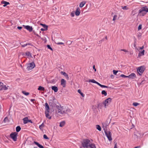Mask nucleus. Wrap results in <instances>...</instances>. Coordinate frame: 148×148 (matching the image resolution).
<instances>
[{"mask_svg": "<svg viewBox=\"0 0 148 148\" xmlns=\"http://www.w3.org/2000/svg\"><path fill=\"white\" fill-rule=\"evenodd\" d=\"M90 140L88 139H84L81 142L82 146L80 148H96L94 144L90 143Z\"/></svg>", "mask_w": 148, "mask_h": 148, "instance_id": "nucleus-1", "label": "nucleus"}, {"mask_svg": "<svg viewBox=\"0 0 148 148\" xmlns=\"http://www.w3.org/2000/svg\"><path fill=\"white\" fill-rule=\"evenodd\" d=\"M148 12V8L147 6H145L142 7L140 9L138 12V16H144L147 12Z\"/></svg>", "mask_w": 148, "mask_h": 148, "instance_id": "nucleus-2", "label": "nucleus"}, {"mask_svg": "<svg viewBox=\"0 0 148 148\" xmlns=\"http://www.w3.org/2000/svg\"><path fill=\"white\" fill-rule=\"evenodd\" d=\"M57 108L58 109V113H60L61 114H63L64 113H66L67 112H69L70 111V110H64L63 107H60L59 106H58Z\"/></svg>", "mask_w": 148, "mask_h": 148, "instance_id": "nucleus-3", "label": "nucleus"}, {"mask_svg": "<svg viewBox=\"0 0 148 148\" xmlns=\"http://www.w3.org/2000/svg\"><path fill=\"white\" fill-rule=\"evenodd\" d=\"M145 69V66H142L138 68L137 69V71L139 74L141 75L143 73Z\"/></svg>", "mask_w": 148, "mask_h": 148, "instance_id": "nucleus-4", "label": "nucleus"}, {"mask_svg": "<svg viewBox=\"0 0 148 148\" xmlns=\"http://www.w3.org/2000/svg\"><path fill=\"white\" fill-rule=\"evenodd\" d=\"M17 134L18 133L16 132H12L10 134V136L14 141H16L17 140Z\"/></svg>", "mask_w": 148, "mask_h": 148, "instance_id": "nucleus-5", "label": "nucleus"}, {"mask_svg": "<svg viewBox=\"0 0 148 148\" xmlns=\"http://www.w3.org/2000/svg\"><path fill=\"white\" fill-rule=\"evenodd\" d=\"M105 134L109 141L112 140L111 137L112 134L111 132L108 130L104 131Z\"/></svg>", "mask_w": 148, "mask_h": 148, "instance_id": "nucleus-6", "label": "nucleus"}, {"mask_svg": "<svg viewBox=\"0 0 148 148\" xmlns=\"http://www.w3.org/2000/svg\"><path fill=\"white\" fill-rule=\"evenodd\" d=\"M35 65L34 62L28 64H27V69L28 70H30L33 69L35 67Z\"/></svg>", "mask_w": 148, "mask_h": 148, "instance_id": "nucleus-7", "label": "nucleus"}, {"mask_svg": "<svg viewBox=\"0 0 148 148\" xmlns=\"http://www.w3.org/2000/svg\"><path fill=\"white\" fill-rule=\"evenodd\" d=\"M111 100L112 99L110 98H108L105 100V101L103 103L105 108H106V106L110 103L111 101Z\"/></svg>", "mask_w": 148, "mask_h": 148, "instance_id": "nucleus-8", "label": "nucleus"}, {"mask_svg": "<svg viewBox=\"0 0 148 148\" xmlns=\"http://www.w3.org/2000/svg\"><path fill=\"white\" fill-rule=\"evenodd\" d=\"M23 26L24 28L28 30L29 32H31L33 30V28L32 27L30 26L29 25H23Z\"/></svg>", "mask_w": 148, "mask_h": 148, "instance_id": "nucleus-9", "label": "nucleus"}, {"mask_svg": "<svg viewBox=\"0 0 148 148\" xmlns=\"http://www.w3.org/2000/svg\"><path fill=\"white\" fill-rule=\"evenodd\" d=\"M49 103L50 106H52L53 108H55V107L57 108V107L59 106L57 105L56 104L54 103L53 101H50Z\"/></svg>", "mask_w": 148, "mask_h": 148, "instance_id": "nucleus-10", "label": "nucleus"}, {"mask_svg": "<svg viewBox=\"0 0 148 148\" xmlns=\"http://www.w3.org/2000/svg\"><path fill=\"white\" fill-rule=\"evenodd\" d=\"M102 127L104 131L107 130V127L108 126V125L106 123H102Z\"/></svg>", "mask_w": 148, "mask_h": 148, "instance_id": "nucleus-11", "label": "nucleus"}, {"mask_svg": "<svg viewBox=\"0 0 148 148\" xmlns=\"http://www.w3.org/2000/svg\"><path fill=\"white\" fill-rule=\"evenodd\" d=\"M127 76V77L129 78L133 79L136 77V75L134 73H133Z\"/></svg>", "mask_w": 148, "mask_h": 148, "instance_id": "nucleus-12", "label": "nucleus"}, {"mask_svg": "<svg viewBox=\"0 0 148 148\" xmlns=\"http://www.w3.org/2000/svg\"><path fill=\"white\" fill-rule=\"evenodd\" d=\"M80 12V10L79 8L78 7L77 8L75 12V14L76 16H78L79 15Z\"/></svg>", "mask_w": 148, "mask_h": 148, "instance_id": "nucleus-13", "label": "nucleus"}, {"mask_svg": "<svg viewBox=\"0 0 148 148\" xmlns=\"http://www.w3.org/2000/svg\"><path fill=\"white\" fill-rule=\"evenodd\" d=\"M61 85L63 86V87H65L66 85V81L64 79H62L61 80Z\"/></svg>", "mask_w": 148, "mask_h": 148, "instance_id": "nucleus-14", "label": "nucleus"}, {"mask_svg": "<svg viewBox=\"0 0 148 148\" xmlns=\"http://www.w3.org/2000/svg\"><path fill=\"white\" fill-rule=\"evenodd\" d=\"M1 3L2 4H4L3 5V6L4 7L10 4V3L9 2H8L3 0L1 1Z\"/></svg>", "mask_w": 148, "mask_h": 148, "instance_id": "nucleus-15", "label": "nucleus"}, {"mask_svg": "<svg viewBox=\"0 0 148 148\" xmlns=\"http://www.w3.org/2000/svg\"><path fill=\"white\" fill-rule=\"evenodd\" d=\"M45 111H49V108L48 104L47 103H46L45 104Z\"/></svg>", "mask_w": 148, "mask_h": 148, "instance_id": "nucleus-16", "label": "nucleus"}, {"mask_svg": "<svg viewBox=\"0 0 148 148\" xmlns=\"http://www.w3.org/2000/svg\"><path fill=\"white\" fill-rule=\"evenodd\" d=\"M52 90H54L55 92H56L58 91V87L56 86H53L51 87Z\"/></svg>", "mask_w": 148, "mask_h": 148, "instance_id": "nucleus-17", "label": "nucleus"}, {"mask_svg": "<svg viewBox=\"0 0 148 148\" xmlns=\"http://www.w3.org/2000/svg\"><path fill=\"white\" fill-rule=\"evenodd\" d=\"M34 143L36 145L39 147L40 148H44L43 146L39 143L38 142L36 141L34 142Z\"/></svg>", "mask_w": 148, "mask_h": 148, "instance_id": "nucleus-18", "label": "nucleus"}, {"mask_svg": "<svg viewBox=\"0 0 148 148\" xmlns=\"http://www.w3.org/2000/svg\"><path fill=\"white\" fill-rule=\"evenodd\" d=\"M49 111H45V114L46 115V117L49 119H51V116H49Z\"/></svg>", "mask_w": 148, "mask_h": 148, "instance_id": "nucleus-19", "label": "nucleus"}, {"mask_svg": "<svg viewBox=\"0 0 148 148\" xmlns=\"http://www.w3.org/2000/svg\"><path fill=\"white\" fill-rule=\"evenodd\" d=\"M23 120V123L24 124H26L28 123V119L27 117H25L24 118Z\"/></svg>", "mask_w": 148, "mask_h": 148, "instance_id": "nucleus-20", "label": "nucleus"}, {"mask_svg": "<svg viewBox=\"0 0 148 148\" xmlns=\"http://www.w3.org/2000/svg\"><path fill=\"white\" fill-rule=\"evenodd\" d=\"M86 3V2L85 1H82L79 5V7L82 8Z\"/></svg>", "mask_w": 148, "mask_h": 148, "instance_id": "nucleus-21", "label": "nucleus"}, {"mask_svg": "<svg viewBox=\"0 0 148 148\" xmlns=\"http://www.w3.org/2000/svg\"><path fill=\"white\" fill-rule=\"evenodd\" d=\"M145 50H143L141 52H139L138 53V56L140 57L141 56H143L144 55Z\"/></svg>", "mask_w": 148, "mask_h": 148, "instance_id": "nucleus-22", "label": "nucleus"}, {"mask_svg": "<svg viewBox=\"0 0 148 148\" xmlns=\"http://www.w3.org/2000/svg\"><path fill=\"white\" fill-rule=\"evenodd\" d=\"M65 124V122L64 121H62L61 122L60 124V127H62Z\"/></svg>", "mask_w": 148, "mask_h": 148, "instance_id": "nucleus-23", "label": "nucleus"}, {"mask_svg": "<svg viewBox=\"0 0 148 148\" xmlns=\"http://www.w3.org/2000/svg\"><path fill=\"white\" fill-rule=\"evenodd\" d=\"M21 127L20 126H17L16 127V131L17 132H18L21 130Z\"/></svg>", "mask_w": 148, "mask_h": 148, "instance_id": "nucleus-24", "label": "nucleus"}, {"mask_svg": "<svg viewBox=\"0 0 148 148\" xmlns=\"http://www.w3.org/2000/svg\"><path fill=\"white\" fill-rule=\"evenodd\" d=\"M8 87H9L8 86L7 87L5 85H3V86H2V87H1V88L3 90H6L8 89Z\"/></svg>", "mask_w": 148, "mask_h": 148, "instance_id": "nucleus-25", "label": "nucleus"}, {"mask_svg": "<svg viewBox=\"0 0 148 148\" xmlns=\"http://www.w3.org/2000/svg\"><path fill=\"white\" fill-rule=\"evenodd\" d=\"M96 129L99 131L101 130V128L100 126L99 125H96Z\"/></svg>", "mask_w": 148, "mask_h": 148, "instance_id": "nucleus-26", "label": "nucleus"}, {"mask_svg": "<svg viewBox=\"0 0 148 148\" xmlns=\"http://www.w3.org/2000/svg\"><path fill=\"white\" fill-rule=\"evenodd\" d=\"M38 90H39L44 91L45 90V88L43 87L40 86L39 87Z\"/></svg>", "mask_w": 148, "mask_h": 148, "instance_id": "nucleus-27", "label": "nucleus"}, {"mask_svg": "<svg viewBox=\"0 0 148 148\" xmlns=\"http://www.w3.org/2000/svg\"><path fill=\"white\" fill-rule=\"evenodd\" d=\"M113 74L114 75H118V74H117V73H118V72H119V71L113 70ZM119 72H121L120 71H119Z\"/></svg>", "mask_w": 148, "mask_h": 148, "instance_id": "nucleus-28", "label": "nucleus"}, {"mask_svg": "<svg viewBox=\"0 0 148 148\" xmlns=\"http://www.w3.org/2000/svg\"><path fill=\"white\" fill-rule=\"evenodd\" d=\"M25 53L26 54V55L28 56H30L31 57H32V56L31 55L30 53L28 51L27 52Z\"/></svg>", "mask_w": 148, "mask_h": 148, "instance_id": "nucleus-29", "label": "nucleus"}, {"mask_svg": "<svg viewBox=\"0 0 148 148\" xmlns=\"http://www.w3.org/2000/svg\"><path fill=\"white\" fill-rule=\"evenodd\" d=\"M88 82H91L95 83V84H96V82H97L96 81H95L94 79H90L89 80Z\"/></svg>", "mask_w": 148, "mask_h": 148, "instance_id": "nucleus-30", "label": "nucleus"}, {"mask_svg": "<svg viewBox=\"0 0 148 148\" xmlns=\"http://www.w3.org/2000/svg\"><path fill=\"white\" fill-rule=\"evenodd\" d=\"M40 25H42L44 28H48V26L45 24L40 23Z\"/></svg>", "mask_w": 148, "mask_h": 148, "instance_id": "nucleus-31", "label": "nucleus"}, {"mask_svg": "<svg viewBox=\"0 0 148 148\" xmlns=\"http://www.w3.org/2000/svg\"><path fill=\"white\" fill-rule=\"evenodd\" d=\"M136 95L137 97L139 98H141L142 96V94H141L140 93H137Z\"/></svg>", "mask_w": 148, "mask_h": 148, "instance_id": "nucleus-32", "label": "nucleus"}, {"mask_svg": "<svg viewBox=\"0 0 148 148\" xmlns=\"http://www.w3.org/2000/svg\"><path fill=\"white\" fill-rule=\"evenodd\" d=\"M44 124L43 123H42V124L39 126V128L41 130L42 129V128L44 127Z\"/></svg>", "mask_w": 148, "mask_h": 148, "instance_id": "nucleus-33", "label": "nucleus"}, {"mask_svg": "<svg viewBox=\"0 0 148 148\" xmlns=\"http://www.w3.org/2000/svg\"><path fill=\"white\" fill-rule=\"evenodd\" d=\"M121 7L124 10H127L128 9V8L127 6H122Z\"/></svg>", "mask_w": 148, "mask_h": 148, "instance_id": "nucleus-34", "label": "nucleus"}, {"mask_svg": "<svg viewBox=\"0 0 148 148\" xmlns=\"http://www.w3.org/2000/svg\"><path fill=\"white\" fill-rule=\"evenodd\" d=\"M8 118L7 117H6L4 118V119L3 120L4 122V123H6L8 121Z\"/></svg>", "mask_w": 148, "mask_h": 148, "instance_id": "nucleus-35", "label": "nucleus"}, {"mask_svg": "<svg viewBox=\"0 0 148 148\" xmlns=\"http://www.w3.org/2000/svg\"><path fill=\"white\" fill-rule=\"evenodd\" d=\"M136 38H135L134 42V47H135V48H136Z\"/></svg>", "mask_w": 148, "mask_h": 148, "instance_id": "nucleus-36", "label": "nucleus"}, {"mask_svg": "<svg viewBox=\"0 0 148 148\" xmlns=\"http://www.w3.org/2000/svg\"><path fill=\"white\" fill-rule=\"evenodd\" d=\"M139 105V103H138L134 102L133 103V105L135 106H136Z\"/></svg>", "mask_w": 148, "mask_h": 148, "instance_id": "nucleus-37", "label": "nucleus"}, {"mask_svg": "<svg viewBox=\"0 0 148 148\" xmlns=\"http://www.w3.org/2000/svg\"><path fill=\"white\" fill-rule=\"evenodd\" d=\"M47 47L49 49H50L51 51H53V49H52V48L49 45H47Z\"/></svg>", "mask_w": 148, "mask_h": 148, "instance_id": "nucleus-38", "label": "nucleus"}, {"mask_svg": "<svg viewBox=\"0 0 148 148\" xmlns=\"http://www.w3.org/2000/svg\"><path fill=\"white\" fill-rule=\"evenodd\" d=\"M43 138H44L46 139H49V138L45 134L44 135Z\"/></svg>", "mask_w": 148, "mask_h": 148, "instance_id": "nucleus-39", "label": "nucleus"}, {"mask_svg": "<svg viewBox=\"0 0 148 148\" xmlns=\"http://www.w3.org/2000/svg\"><path fill=\"white\" fill-rule=\"evenodd\" d=\"M120 77H123L124 78H126L127 77V76L123 74H122L120 75Z\"/></svg>", "mask_w": 148, "mask_h": 148, "instance_id": "nucleus-40", "label": "nucleus"}, {"mask_svg": "<svg viewBox=\"0 0 148 148\" xmlns=\"http://www.w3.org/2000/svg\"><path fill=\"white\" fill-rule=\"evenodd\" d=\"M117 17V15H114V17H113V21H114L116 19Z\"/></svg>", "mask_w": 148, "mask_h": 148, "instance_id": "nucleus-41", "label": "nucleus"}, {"mask_svg": "<svg viewBox=\"0 0 148 148\" xmlns=\"http://www.w3.org/2000/svg\"><path fill=\"white\" fill-rule=\"evenodd\" d=\"M61 73L64 75V76H65L67 74L65 72L63 71H61Z\"/></svg>", "mask_w": 148, "mask_h": 148, "instance_id": "nucleus-42", "label": "nucleus"}, {"mask_svg": "<svg viewBox=\"0 0 148 148\" xmlns=\"http://www.w3.org/2000/svg\"><path fill=\"white\" fill-rule=\"evenodd\" d=\"M48 28H44V29L43 28H41L40 29V30L42 31H46L47 30Z\"/></svg>", "mask_w": 148, "mask_h": 148, "instance_id": "nucleus-43", "label": "nucleus"}, {"mask_svg": "<svg viewBox=\"0 0 148 148\" xmlns=\"http://www.w3.org/2000/svg\"><path fill=\"white\" fill-rule=\"evenodd\" d=\"M70 15L72 17H74L75 16L74 13L73 12H71Z\"/></svg>", "mask_w": 148, "mask_h": 148, "instance_id": "nucleus-44", "label": "nucleus"}, {"mask_svg": "<svg viewBox=\"0 0 148 148\" xmlns=\"http://www.w3.org/2000/svg\"><path fill=\"white\" fill-rule=\"evenodd\" d=\"M142 28V25L141 24H140L138 27V30H140V29H141Z\"/></svg>", "mask_w": 148, "mask_h": 148, "instance_id": "nucleus-45", "label": "nucleus"}, {"mask_svg": "<svg viewBox=\"0 0 148 148\" xmlns=\"http://www.w3.org/2000/svg\"><path fill=\"white\" fill-rule=\"evenodd\" d=\"M100 87H101V88H108V86L102 85H101Z\"/></svg>", "mask_w": 148, "mask_h": 148, "instance_id": "nucleus-46", "label": "nucleus"}, {"mask_svg": "<svg viewBox=\"0 0 148 148\" xmlns=\"http://www.w3.org/2000/svg\"><path fill=\"white\" fill-rule=\"evenodd\" d=\"M121 51H124L125 52H127L128 51L127 50L125 49H121Z\"/></svg>", "mask_w": 148, "mask_h": 148, "instance_id": "nucleus-47", "label": "nucleus"}, {"mask_svg": "<svg viewBox=\"0 0 148 148\" xmlns=\"http://www.w3.org/2000/svg\"><path fill=\"white\" fill-rule=\"evenodd\" d=\"M35 35H36L39 38H41L42 40H43L42 38H41L40 36H39L38 34H35Z\"/></svg>", "mask_w": 148, "mask_h": 148, "instance_id": "nucleus-48", "label": "nucleus"}, {"mask_svg": "<svg viewBox=\"0 0 148 148\" xmlns=\"http://www.w3.org/2000/svg\"><path fill=\"white\" fill-rule=\"evenodd\" d=\"M65 77L67 79H69V76H68V75L67 74L65 76Z\"/></svg>", "mask_w": 148, "mask_h": 148, "instance_id": "nucleus-49", "label": "nucleus"}, {"mask_svg": "<svg viewBox=\"0 0 148 148\" xmlns=\"http://www.w3.org/2000/svg\"><path fill=\"white\" fill-rule=\"evenodd\" d=\"M80 94V95L83 97H84V96H85V95L84 94V93H79Z\"/></svg>", "mask_w": 148, "mask_h": 148, "instance_id": "nucleus-50", "label": "nucleus"}, {"mask_svg": "<svg viewBox=\"0 0 148 148\" xmlns=\"http://www.w3.org/2000/svg\"><path fill=\"white\" fill-rule=\"evenodd\" d=\"M17 28L19 30H21L22 29V27L21 26H18L17 27Z\"/></svg>", "mask_w": 148, "mask_h": 148, "instance_id": "nucleus-51", "label": "nucleus"}, {"mask_svg": "<svg viewBox=\"0 0 148 148\" xmlns=\"http://www.w3.org/2000/svg\"><path fill=\"white\" fill-rule=\"evenodd\" d=\"M27 44H24L23 45H22V46L23 47H24L26 46L27 45Z\"/></svg>", "mask_w": 148, "mask_h": 148, "instance_id": "nucleus-52", "label": "nucleus"}, {"mask_svg": "<svg viewBox=\"0 0 148 148\" xmlns=\"http://www.w3.org/2000/svg\"><path fill=\"white\" fill-rule=\"evenodd\" d=\"M145 81V80L144 79L141 82V84H143L144 83V82Z\"/></svg>", "mask_w": 148, "mask_h": 148, "instance_id": "nucleus-53", "label": "nucleus"}, {"mask_svg": "<svg viewBox=\"0 0 148 148\" xmlns=\"http://www.w3.org/2000/svg\"><path fill=\"white\" fill-rule=\"evenodd\" d=\"M96 84H97L98 85H99L100 86H101V84L98 83V82H96Z\"/></svg>", "mask_w": 148, "mask_h": 148, "instance_id": "nucleus-54", "label": "nucleus"}, {"mask_svg": "<svg viewBox=\"0 0 148 148\" xmlns=\"http://www.w3.org/2000/svg\"><path fill=\"white\" fill-rule=\"evenodd\" d=\"M96 84H97L98 85H99L100 86H101V84L98 83V82H96Z\"/></svg>", "mask_w": 148, "mask_h": 148, "instance_id": "nucleus-55", "label": "nucleus"}, {"mask_svg": "<svg viewBox=\"0 0 148 148\" xmlns=\"http://www.w3.org/2000/svg\"><path fill=\"white\" fill-rule=\"evenodd\" d=\"M93 69L94 70H95V71H96V69L95 68V65H94L93 66Z\"/></svg>", "mask_w": 148, "mask_h": 148, "instance_id": "nucleus-56", "label": "nucleus"}, {"mask_svg": "<svg viewBox=\"0 0 148 148\" xmlns=\"http://www.w3.org/2000/svg\"><path fill=\"white\" fill-rule=\"evenodd\" d=\"M114 148H117V143H116L115 144L114 146Z\"/></svg>", "mask_w": 148, "mask_h": 148, "instance_id": "nucleus-57", "label": "nucleus"}, {"mask_svg": "<svg viewBox=\"0 0 148 148\" xmlns=\"http://www.w3.org/2000/svg\"><path fill=\"white\" fill-rule=\"evenodd\" d=\"M57 44L58 45H62V44H63L64 43L62 42H60L57 43Z\"/></svg>", "mask_w": 148, "mask_h": 148, "instance_id": "nucleus-58", "label": "nucleus"}, {"mask_svg": "<svg viewBox=\"0 0 148 148\" xmlns=\"http://www.w3.org/2000/svg\"><path fill=\"white\" fill-rule=\"evenodd\" d=\"M28 123H32V121L31 120L28 119Z\"/></svg>", "mask_w": 148, "mask_h": 148, "instance_id": "nucleus-59", "label": "nucleus"}, {"mask_svg": "<svg viewBox=\"0 0 148 148\" xmlns=\"http://www.w3.org/2000/svg\"><path fill=\"white\" fill-rule=\"evenodd\" d=\"M23 93L26 96L28 95L29 94V93Z\"/></svg>", "mask_w": 148, "mask_h": 148, "instance_id": "nucleus-60", "label": "nucleus"}, {"mask_svg": "<svg viewBox=\"0 0 148 148\" xmlns=\"http://www.w3.org/2000/svg\"><path fill=\"white\" fill-rule=\"evenodd\" d=\"M110 77L112 78H114V76L113 75H111Z\"/></svg>", "mask_w": 148, "mask_h": 148, "instance_id": "nucleus-61", "label": "nucleus"}, {"mask_svg": "<svg viewBox=\"0 0 148 148\" xmlns=\"http://www.w3.org/2000/svg\"><path fill=\"white\" fill-rule=\"evenodd\" d=\"M3 84L2 82H0V85H1V87H2V86H3Z\"/></svg>", "mask_w": 148, "mask_h": 148, "instance_id": "nucleus-62", "label": "nucleus"}, {"mask_svg": "<svg viewBox=\"0 0 148 148\" xmlns=\"http://www.w3.org/2000/svg\"><path fill=\"white\" fill-rule=\"evenodd\" d=\"M144 47V46H143L142 47H140V49L141 50H142L143 49Z\"/></svg>", "mask_w": 148, "mask_h": 148, "instance_id": "nucleus-63", "label": "nucleus"}, {"mask_svg": "<svg viewBox=\"0 0 148 148\" xmlns=\"http://www.w3.org/2000/svg\"><path fill=\"white\" fill-rule=\"evenodd\" d=\"M140 146H138L136 147H134V148H140Z\"/></svg>", "mask_w": 148, "mask_h": 148, "instance_id": "nucleus-64", "label": "nucleus"}]
</instances>
